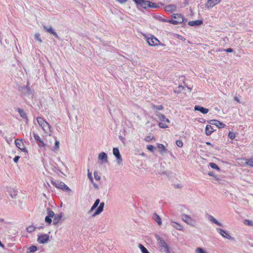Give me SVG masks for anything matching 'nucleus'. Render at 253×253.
I'll return each instance as SVG.
<instances>
[{"instance_id":"9","label":"nucleus","mask_w":253,"mask_h":253,"mask_svg":"<svg viewBox=\"0 0 253 253\" xmlns=\"http://www.w3.org/2000/svg\"><path fill=\"white\" fill-rule=\"evenodd\" d=\"M221 0H208L207 2L205 4V7L207 9H210L214 5L219 3Z\"/></svg>"},{"instance_id":"34","label":"nucleus","mask_w":253,"mask_h":253,"mask_svg":"<svg viewBox=\"0 0 253 253\" xmlns=\"http://www.w3.org/2000/svg\"><path fill=\"white\" fill-rule=\"evenodd\" d=\"M246 164L247 165L253 167V158L246 159Z\"/></svg>"},{"instance_id":"40","label":"nucleus","mask_w":253,"mask_h":253,"mask_svg":"<svg viewBox=\"0 0 253 253\" xmlns=\"http://www.w3.org/2000/svg\"><path fill=\"white\" fill-rule=\"evenodd\" d=\"M35 38L37 41H38L40 43L42 42V41L40 38V34L39 33H36L35 35Z\"/></svg>"},{"instance_id":"44","label":"nucleus","mask_w":253,"mask_h":253,"mask_svg":"<svg viewBox=\"0 0 253 253\" xmlns=\"http://www.w3.org/2000/svg\"><path fill=\"white\" fill-rule=\"evenodd\" d=\"M99 203H100V200L99 199H97L95 200V201L94 203L93 204V205H92V206L93 207V208L94 207L95 208H96L98 206Z\"/></svg>"},{"instance_id":"50","label":"nucleus","mask_w":253,"mask_h":253,"mask_svg":"<svg viewBox=\"0 0 253 253\" xmlns=\"http://www.w3.org/2000/svg\"><path fill=\"white\" fill-rule=\"evenodd\" d=\"M87 176H88V177L90 181H91V182L93 183V177L92 176V173L88 171V172L87 173Z\"/></svg>"},{"instance_id":"48","label":"nucleus","mask_w":253,"mask_h":253,"mask_svg":"<svg viewBox=\"0 0 253 253\" xmlns=\"http://www.w3.org/2000/svg\"><path fill=\"white\" fill-rule=\"evenodd\" d=\"M147 148L148 150H150L151 152H153L154 149H155V147L152 145H147Z\"/></svg>"},{"instance_id":"57","label":"nucleus","mask_w":253,"mask_h":253,"mask_svg":"<svg viewBox=\"0 0 253 253\" xmlns=\"http://www.w3.org/2000/svg\"><path fill=\"white\" fill-rule=\"evenodd\" d=\"M116 0L121 3H125L127 1V0Z\"/></svg>"},{"instance_id":"27","label":"nucleus","mask_w":253,"mask_h":253,"mask_svg":"<svg viewBox=\"0 0 253 253\" xmlns=\"http://www.w3.org/2000/svg\"><path fill=\"white\" fill-rule=\"evenodd\" d=\"M152 109L154 110L155 113L158 112L159 110H162L164 109L163 105H156L154 104L152 105Z\"/></svg>"},{"instance_id":"61","label":"nucleus","mask_w":253,"mask_h":253,"mask_svg":"<svg viewBox=\"0 0 253 253\" xmlns=\"http://www.w3.org/2000/svg\"><path fill=\"white\" fill-rule=\"evenodd\" d=\"M206 144L208 145H211V146H212L211 144L209 142H207L206 143Z\"/></svg>"},{"instance_id":"11","label":"nucleus","mask_w":253,"mask_h":253,"mask_svg":"<svg viewBox=\"0 0 253 253\" xmlns=\"http://www.w3.org/2000/svg\"><path fill=\"white\" fill-rule=\"evenodd\" d=\"M44 30L48 33L53 35L56 38L59 39V37L57 33L52 29L51 26H43Z\"/></svg>"},{"instance_id":"53","label":"nucleus","mask_w":253,"mask_h":253,"mask_svg":"<svg viewBox=\"0 0 253 253\" xmlns=\"http://www.w3.org/2000/svg\"><path fill=\"white\" fill-rule=\"evenodd\" d=\"M225 51L227 52H233V50L231 48H228L225 50Z\"/></svg>"},{"instance_id":"5","label":"nucleus","mask_w":253,"mask_h":253,"mask_svg":"<svg viewBox=\"0 0 253 253\" xmlns=\"http://www.w3.org/2000/svg\"><path fill=\"white\" fill-rule=\"evenodd\" d=\"M147 42L150 46H156L160 43V42L153 35L147 38Z\"/></svg>"},{"instance_id":"22","label":"nucleus","mask_w":253,"mask_h":253,"mask_svg":"<svg viewBox=\"0 0 253 253\" xmlns=\"http://www.w3.org/2000/svg\"><path fill=\"white\" fill-rule=\"evenodd\" d=\"M203 23V21L197 20L195 21H191L188 22V25L191 26L200 25Z\"/></svg>"},{"instance_id":"31","label":"nucleus","mask_w":253,"mask_h":253,"mask_svg":"<svg viewBox=\"0 0 253 253\" xmlns=\"http://www.w3.org/2000/svg\"><path fill=\"white\" fill-rule=\"evenodd\" d=\"M158 147L159 149V151L162 153L163 152H166L167 150L165 147V146L162 144H158Z\"/></svg>"},{"instance_id":"26","label":"nucleus","mask_w":253,"mask_h":253,"mask_svg":"<svg viewBox=\"0 0 253 253\" xmlns=\"http://www.w3.org/2000/svg\"><path fill=\"white\" fill-rule=\"evenodd\" d=\"M17 111L19 113L20 116L22 118L25 119L26 120L28 119H27V114L26 113V112L23 109H20V108H18L17 109Z\"/></svg>"},{"instance_id":"32","label":"nucleus","mask_w":253,"mask_h":253,"mask_svg":"<svg viewBox=\"0 0 253 253\" xmlns=\"http://www.w3.org/2000/svg\"><path fill=\"white\" fill-rule=\"evenodd\" d=\"M37 250V248L35 246H32L27 248V253H33Z\"/></svg>"},{"instance_id":"47","label":"nucleus","mask_w":253,"mask_h":253,"mask_svg":"<svg viewBox=\"0 0 253 253\" xmlns=\"http://www.w3.org/2000/svg\"><path fill=\"white\" fill-rule=\"evenodd\" d=\"M45 221L48 223L49 224H50L51 223V221H52V220H51V218L46 216L45 217Z\"/></svg>"},{"instance_id":"6","label":"nucleus","mask_w":253,"mask_h":253,"mask_svg":"<svg viewBox=\"0 0 253 253\" xmlns=\"http://www.w3.org/2000/svg\"><path fill=\"white\" fill-rule=\"evenodd\" d=\"M19 91L25 95H30L32 94V91L31 90L28 83L26 86H21L19 87Z\"/></svg>"},{"instance_id":"1","label":"nucleus","mask_w":253,"mask_h":253,"mask_svg":"<svg viewBox=\"0 0 253 253\" xmlns=\"http://www.w3.org/2000/svg\"><path fill=\"white\" fill-rule=\"evenodd\" d=\"M156 115L159 118L161 122L159 123V126L161 128H167L168 124L169 123V120L166 116L159 112H156Z\"/></svg>"},{"instance_id":"28","label":"nucleus","mask_w":253,"mask_h":253,"mask_svg":"<svg viewBox=\"0 0 253 253\" xmlns=\"http://www.w3.org/2000/svg\"><path fill=\"white\" fill-rule=\"evenodd\" d=\"M209 219L212 222L215 223V224L219 225L220 226H223V225L219 222H218L215 218H214L212 215H209Z\"/></svg>"},{"instance_id":"33","label":"nucleus","mask_w":253,"mask_h":253,"mask_svg":"<svg viewBox=\"0 0 253 253\" xmlns=\"http://www.w3.org/2000/svg\"><path fill=\"white\" fill-rule=\"evenodd\" d=\"M148 8H156L158 7L157 4L154 2H150L148 1Z\"/></svg>"},{"instance_id":"45","label":"nucleus","mask_w":253,"mask_h":253,"mask_svg":"<svg viewBox=\"0 0 253 253\" xmlns=\"http://www.w3.org/2000/svg\"><path fill=\"white\" fill-rule=\"evenodd\" d=\"M176 145L179 147H182L183 146V142L181 140H177L176 141Z\"/></svg>"},{"instance_id":"14","label":"nucleus","mask_w":253,"mask_h":253,"mask_svg":"<svg viewBox=\"0 0 253 253\" xmlns=\"http://www.w3.org/2000/svg\"><path fill=\"white\" fill-rule=\"evenodd\" d=\"M113 153L114 155L117 159L118 163L120 164L122 162L123 160L121 158V156L118 148H114L113 150Z\"/></svg>"},{"instance_id":"59","label":"nucleus","mask_w":253,"mask_h":253,"mask_svg":"<svg viewBox=\"0 0 253 253\" xmlns=\"http://www.w3.org/2000/svg\"><path fill=\"white\" fill-rule=\"evenodd\" d=\"M208 174L210 176H213V172L212 171H210L209 172Z\"/></svg>"},{"instance_id":"36","label":"nucleus","mask_w":253,"mask_h":253,"mask_svg":"<svg viewBox=\"0 0 253 253\" xmlns=\"http://www.w3.org/2000/svg\"><path fill=\"white\" fill-rule=\"evenodd\" d=\"M59 141L56 139H55V145L53 148V150L54 151H57L59 150Z\"/></svg>"},{"instance_id":"4","label":"nucleus","mask_w":253,"mask_h":253,"mask_svg":"<svg viewBox=\"0 0 253 253\" xmlns=\"http://www.w3.org/2000/svg\"><path fill=\"white\" fill-rule=\"evenodd\" d=\"M217 232L221 235L223 238H226L230 241H233L235 240L234 238L229 235V234L225 230L221 228H216Z\"/></svg>"},{"instance_id":"25","label":"nucleus","mask_w":253,"mask_h":253,"mask_svg":"<svg viewBox=\"0 0 253 253\" xmlns=\"http://www.w3.org/2000/svg\"><path fill=\"white\" fill-rule=\"evenodd\" d=\"M62 218V215L61 214H55L53 217V223L55 225L59 222Z\"/></svg>"},{"instance_id":"12","label":"nucleus","mask_w":253,"mask_h":253,"mask_svg":"<svg viewBox=\"0 0 253 253\" xmlns=\"http://www.w3.org/2000/svg\"><path fill=\"white\" fill-rule=\"evenodd\" d=\"M135 2L138 6H140L143 8H148V1L145 0H134Z\"/></svg>"},{"instance_id":"56","label":"nucleus","mask_w":253,"mask_h":253,"mask_svg":"<svg viewBox=\"0 0 253 253\" xmlns=\"http://www.w3.org/2000/svg\"><path fill=\"white\" fill-rule=\"evenodd\" d=\"M93 185V187L96 189H98L99 188L98 187V186L97 184L94 183V182L93 181V183H92Z\"/></svg>"},{"instance_id":"60","label":"nucleus","mask_w":253,"mask_h":253,"mask_svg":"<svg viewBox=\"0 0 253 253\" xmlns=\"http://www.w3.org/2000/svg\"><path fill=\"white\" fill-rule=\"evenodd\" d=\"M234 99L238 103H240L239 99L237 97H235Z\"/></svg>"},{"instance_id":"10","label":"nucleus","mask_w":253,"mask_h":253,"mask_svg":"<svg viewBox=\"0 0 253 253\" xmlns=\"http://www.w3.org/2000/svg\"><path fill=\"white\" fill-rule=\"evenodd\" d=\"M33 134L35 141H36L40 147H44L45 146V144L37 134L33 132Z\"/></svg>"},{"instance_id":"63","label":"nucleus","mask_w":253,"mask_h":253,"mask_svg":"<svg viewBox=\"0 0 253 253\" xmlns=\"http://www.w3.org/2000/svg\"><path fill=\"white\" fill-rule=\"evenodd\" d=\"M177 188H181V186L180 185H177Z\"/></svg>"},{"instance_id":"15","label":"nucleus","mask_w":253,"mask_h":253,"mask_svg":"<svg viewBox=\"0 0 253 253\" xmlns=\"http://www.w3.org/2000/svg\"><path fill=\"white\" fill-rule=\"evenodd\" d=\"M177 6L175 4H171L166 5L165 10L167 12H172L176 10Z\"/></svg>"},{"instance_id":"51","label":"nucleus","mask_w":253,"mask_h":253,"mask_svg":"<svg viewBox=\"0 0 253 253\" xmlns=\"http://www.w3.org/2000/svg\"><path fill=\"white\" fill-rule=\"evenodd\" d=\"M20 156H15L14 159H13V161L15 162V163H17L20 159Z\"/></svg>"},{"instance_id":"43","label":"nucleus","mask_w":253,"mask_h":253,"mask_svg":"<svg viewBox=\"0 0 253 253\" xmlns=\"http://www.w3.org/2000/svg\"><path fill=\"white\" fill-rule=\"evenodd\" d=\"M228 137L231 139H234L235 137V134L234 132L230 131L228 133Z\"/></svg>"},{"instance_id":"8","label":"nucleus","mask_w":253,"mask_h":253,"mask_svg":"<svg viewBox=\"0 0 253 253\" xmlns=\"http://www.w3.org/2000/svg\"><path fill=\"white\" fill-rule=\"evenodd\" d=\"M182 219L184 222L187 223L188 224L194 226L195 224V221L194 219L192 218L189 215L183 214L182 215Z\"/></svg>"},{"instance_id":"2","label":"nucleus","mask_w":253,"mask_h":253,"mask_svg":"<svg viewBox=\"0 0 253 253\" xmlns=\"http://www.w3.org/2000/svg\"><path fill=\"white\" fill-rule=\"evenodd\" d=\"M171 17L173 19L168 20V22L174 25L181 24L183 22L184 20L183 16L179 13L173 14Z\"/></svg>"},{"instance_id":"20","label":"nucleus","mask_w":253,"mask_h":253,"mask_svg":"<svg viewBox=\"0 0 253 253\" xmlns=\"http://www.w3.org/2000/svg\"><path fill=\"white\" fill-rule=\"evenodd\" d=\"M152 219L155 221L159 225H162V220L160 216L156 213H153L152 215Z\"/></svg>"},{"instance_id":"39","label":"nucleus","mask_w":253,"mask_h":253,"mask_svg":"<svg viewBox=\"0 0 253 253\" xmlns=\"http://www.w3.org/2000/svg\"><path fill=\"white\" fill-rule=\"evenodd\" d=\"M244 224L250 226H253V222L251 220L246 219L244 222Z\"/></svg>"},{"instance_id":"42","label":"nucleus","mask_w":253,"mask_h":253,"mask_svg":"<svg viewBox=\"0 0 253 253\" xmlns=\"http://www.w3.org/2000/svg\"><path fill=\"white\" fill-rule=\"evenodd\" d=\"M195 252L196 253H207L202 248H197L196 249Z\"/></svg>"},{"instance_id":"37","label":"nucleus","mask_w":253,"mask_h":253,"mask_svg":"<svg viewBox=\"0 0 253 253\" xmlns=\"http://www.w3.org/2000/svg\"><path fill=\"white\" fill-rule=\"evenodd\" d=\"M209 166L212 168V169H215L217 170H220V168L218 167V166L215 164V163H210L209 164Z\"/></svg>"},{"instance_id":"24","label":"nucleus","mask_w":253,"mask_h":253,"mask_svg":"<svg viewBox=\"0 0 253 253\" xmlns=\"http://www.w3.org/2000/svg\"><path fill=\"white\" fill-rule=\"evenodd\" d=\"M41 126L45 132H50V126L47 122H46V125L45 124H43Z\"/></svg>"},{"instance_id":"13","label":"nucleus","mask_w":253,"mask_h":253,"mask_svg":"<svg viewBox=\"0 0 253 253\" xmlns=\"http://www.w3.org/2000/svg\"><path fill=\"white\" fill-rule=\"evenodd\" d=\"M210 123L211 125L216 126L219 128H224L226 126L225 124L220 122L219 121L216 120H211L210 122Z\"/></svg>"},{"instance_id":"17","label":"nucleus","mask_w":253,"mask_h":253,"mask_svg":"<svg viewBox=\"0 0 253 253\" xmlns=\"http://www.w3.org/2000/svg\"><path fill=\"white\" fill-rule=\"evenodd\" d=\"M194 110L195 111H198L200 112L201 113L206 114L209 112V109L207 108H205L202 106L200 105H196L194 107Z\"/></svg>"},{"instance_id":"52","label":"nucleus","mask_w":253,"mask_h":253,"mask_svg":"<svg viewBox=\"0 0 253 253\" xmlns=\"http://www.w3.org/2000/svg\"><path fill=\"white\" fill-rule=\"evenodd\" d=\"M17 195V192H16V191H14L13 195L12 194H10V196L12 198H15Z\"/></svg>"},{"instance_id":"21","label":"nucleus","mask_w":253,"mask_h":253,"mask_svg":"<svg viewBox=\"0 0 253 253\" xmlns=\"http://www.w3.org/2000/svg\"><path fill=\"white\" fill-rule=\"evenodd\" d=\"M214 131L213 128L211 125H207L206 127L205 132L207 136L210 135Z\"/></svg>"},{"instance_id":"55","label":"nucleus","mask_w":253,"mask_h":253,"mask_svg":"<svg viewBox=\"0 0 253 253\" xmlns=\"http://www.w3.org/2000/svg\"><path fill=\"white\" fill-rule=\"evenodd\" d=\"M96 208H95L94 207L93 208V206L91 207V208H90V209L88 211V213H91Z\"/></svg>"},{"instance_id":"62","label":"nucleus","mask_w":253,"mask_h":253,"mask_svg":"<svg viewBox=\"0 0 253 253\" xmlns=\"http://www.w3.org/2000/svg\"><path fill=\"white\" fill-rule=\"evenodd\" d=\"M0 246L2 247V248H4V245L1 243V241H0Z\"/></svg>"},{"instance_id":"18","label":"nucleus","mask_w":253,"mask_h":253,"mask_svg":"<svg viewBox=\"0 0 253 253\" xmlns=\"http://www.w3.org/2000/svg\"><path fill=\"white\" fill-rule=\"evenodd\" d=\"M107 155L105 152H101L98 155V159L102 161V163H107L108 162Z\"/></svg>"},{"instance_id":"64","label":"nucleus","mask_w":253,"mask_h":253,"mask_svg":"<svg viewBox=\"0 0 253 253\" xmlns=\"http://www.w3.org/2000/svg\"><path fill=\"white\" fill-rule=\"evenodd\" d=\"M4 220L3 219H2V218H0V221L2 222Z\"/></svg>"},{"instance_id":"3","label":"nucleus","mask_w":253,"mask_h":253,"mask_svg":"<svg viewBox=\"0 0 253 253\" xmlns=\"http://www.w3.org/2000/svg\"><path fill=\"white\" fill-rule=\"evenodd\" d=\"M51 184L58 188H60L62 190H65L68 191H71V189L69 187L66 185L64 182L57 180L55 181H51Z\"/></svg>"},{"instance_id":"30","label":"nucleus","mask_w":253,"mask_h":253,"mask_svg":"<svg viewBox=\"0 0 253 253\" xmlns=\"http://www.w3.org/2000/svg\"><path fill=\"white\" fill-rule=\"evenodd\" d=\"M171 225L172 227H173L174 228H175L177 230H181L182 229V226L180 224H179L176 222H172Z\"/></svg>"},{"instance_id":"7","label":"nucleus","mask_w":253,"mask_h":253,"mask_svg":"<svg viewBox=\"0 0 253 253\" xmlns=\"http://www.w3.org/2000/svg\"><path fill=\"white\" fill-rule=\"evenodd\" d=\"M49 240V236L48 234H41L39 235L37 241L40 244H44L47 243Z\"/></svg>"},{"instance_id":"16","label":"nucleus","mask_w":253,"mask_h":253,"mask_svg":"<svg viewBox=\"0 0 253 253\" xmlns=\"http://www.w3.org/2000/svg\"><path fill=\"white\" fill-rule=\"evenodd\" d=\"M104 207V203L101 202L100 203L99 206L98 207L97 209L93 213L92 216L94 217L98 214H99L101 212L103 211V208Z\"/></svg>"},{"instance_id":"41","label":"nucleus","mask_w":253,"mask_h":253,"mask_svg":"<svg viewBox=\"0 0 253 253\" xmlns=\"http://www.w3.org/2000/svg\"><path fill=\"white\" fill-rule=\"evenodd\" d=\"M35 230V227L32 225H31L27 228V231L29 233H32Z\"/></svg>"},{"instance_id":"54","label":"nucleus","mask_w":253,"mask_h":253,"mask_svg":"<svg viewBox=\"0 0 253 253\" xmlns=\"http://www.w3.org/2000/svg\"><path fill=\"white\" fill-rule=\"evenodd\" d=\"M96 208H95L94 207L93 208V206L91 207V208H90V209L88 211V213H91Z\"/></svg>"},{"instance_id":"35","label":"nucleus","mask_w":253,"mask_h":253,"mask_svg":"<svg viewBox=\"0 0 253 253\" xmlns=\"http://www.w3.org/2000/svg\"><path fill=\"white\" fill-rule=\"evenodd\" d=\"M139 247L140 249L141 250V252L142 253H149V252L147 250V249L144 246H143L142 244H139Z\"/></svg>"},{"instance_id":"46","label":"nucleus","mask_w":253,"mask_h":253,"mask_svg":"<svg viewBox=\"0 0 253 253\" xmlns=\"http://www.w3.org/2000/svg\"><path fill=\"white\" fill-rule=\"evenodd\" d=\"M94 176L96 180H99L100 179V176L98 175L97 172H94Z\"/></svg>"},{"instance_id":"29","label":"nucleus","mask_w":253,"mask_h":253,"mask_svg":"<svg viewBox=\"0 0 253 253\" xmlns=\"http://www.w3.org/2000/svg\"><path fill=\"white\" fill-rule=\"evenodd\" d=\"M37 121L40 126H42L43 124H45L46 125V122L41 117H37Z\"/></svg>"},{"instance_id":"58","label":"nucleus","mask_w":253,"mask_h":253,"mask_svg":"<svg viewBox=\"0 0 253 253\" xmlns=\"http://www.w3.org/2000/svg\"><path fill=\"white\" fill-rule=\"evenodd\" d=\"M150 140H151V138H150V136H147V137H146L145 138V140H146V141H150Z\"/></svg>"},{"instance_id":"19","label":"nucleus","mask_w":253,"mask_h":253,"mask_svg":"<svg viewBox=\"0 0 253 253\" xmlns=\"http://www.w3.org/2000/svg\"><path fill=\"white\" fill-rule=\"evenodd\" d=\"M15 143L16 145V146L19 148L20 149H21L23 152H27V151L25 148H22L21 147L23 145V142L19 139H16L15 140Z\"/></svg>"},{"instance_id":"23","label":"nucleus","mask_w":253,"mask_h":253,"mask_svg":"<svg viewBox=\"0 0 253 253\" xmlns=\"http://www.w3.org/2000/svg\"><path fill=\"white\" fill-rule=\"evenodd\" d=\"M156 239L157 241L159 242L160 245L163 248L167 246V244H166L165 241L163 239H162L160 236L157 235L156 236Z\"/></svg>"},{"instance_id":"38","label":"nucleus","mask_w":253,"mask_h":253,"mask_svg":"<svg viewBox=\"0 0 253 253\" xmlns=\"http://www.w3.org/2000/svg\"><path fill=\"white\" fill-rule=\"evenodd\" d=\"M47 210H48V211H47V216L50 218L53 217L55 215V214L53 212V211H50L49 208Z\"/></svg>"},{"instance_id":"49","label":"nucleus","mask_w":253,"mask_h":253,"mask_svg":"<svg viewBox=\"0 0 253 253\" xmlns=\"http://www.w3.org/2000/svg\"><path fill=\"white\" fill-rule=\"evenodd\" d=\"M164 252L165 253H170L169 248L168 245L164 248Z\"/></svg>"}]
</instances>
